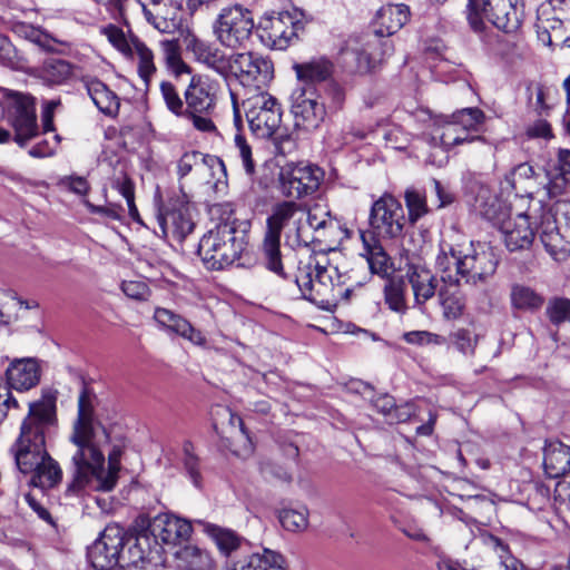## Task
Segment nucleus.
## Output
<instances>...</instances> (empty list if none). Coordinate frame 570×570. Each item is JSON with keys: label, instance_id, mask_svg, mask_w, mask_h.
I'll return each mask as SVG.
<instances>
[{"label": "nucleus", "instance_id": "12", "mask_svg": "<svg viewBox=\"0 0 570 570\" xmlns=\"http://www.w3.org/2000/svg\"><path fill=\"white\" fill-rule=\"evenodd\" d=\"M324 179V171L315 165H286L277 177V189L285 198L303 199L314 195Z\"/></svg>", "mask_w": 570, "mask_h": 570}, {"label": "nucleus", "instance_id": "42", "mask_svg": "<svg viewBox=\"0 0 570 570\" xmlns=\"http://www.w3.org/2000/svg\"><path fill=\"white\" fill-rule=\"evenodd\" d=\"M511 306L521 312L534 313L544 304V297L530 286L514 284L510 293Z\"/></svg>", "mask_w": 570, "mask_h": 570}, {"label": "nucleus", "instance_id": "56", "mask_svg": "<svg viewBox=\"0 0 570 570\" xmlns=\"http://www.w3.org/2000/svg\"><path fill=\"white\" fill-rule=\"evenodd\" d=\"M111 186L126 199L129 216L134 220H138L139 213L135 204V185L132 180L126 174H122L112 180Z\"/></svg>", "mask_w": 570, "mask_h": 570}, {"label": "nucleus", "instance_id": "32", "mask_svg": "<svg viewBox=\"0 0 570 570\" xmlns=\"http://www.w3.org/2000/svg\"><path fill=\"white\" fill-rule=\"evenodd\" d=\"M406 276L417 305L425 304L435 295L438 283L435 275L429 268L412 265L409 267Z\"/></svg>", "mask_w": 570, "mask_h": 570}, {"label": "nucleus", "instance_id": "39", "mask_svg": "<svg viewBox=\"0 0 570 570\" xmlns=\"http://www.w3.org/2000/svg\"><path fill=\"white\" fill-rule=\"evenodd\" d=\"M261 250L265 267L277 276L287 278L282 261L281 235L266 229Z\"/></svg>", "mask_w": 570, "mask_h": 570}, {"label": "nucleus", "instance_id": "45", "mask_svg": "<svg viewBox=\"0 0 570 570\" xmlns=\"http://www.w3.org/2000/svg\"><path fill=\"white\" fill-rule=\"evenodd\" d=\"M32 473L31 483L42 489L52 488L61 480V469L49 454Z\"/></svg>", "mask_w": 570, "mask_h": 570}, {"label": "nucleus", "instance_id": "9", "mask_svg": "<svg viewBox=\"0 0 570 570\" xmlns=\"http://www.w3.org/2000/svg\"><path fill=\"white\" fill-rule=\"evenodd\" d=\"M370 230H360L361 234H373L377 239L397 240L403 237L406 216L399 199L384 193L371 206L368 215Z\"/></svg>", "mask_w": 570, "mask_h": 570}, {"label": "nucleus", "instance_id": "25", "mask_svg": "<svg viewBox=\"0 0 570 570\" xmlns=\"http://www.w3.org/2000/svg\"><path fill=\"white\" fill-rule=\"evenodd\" d=\"M532 218L528 213H519L514 218L504 222L501 230L503 240L510 252L527 249L534 239Z\"/></svg>", "mask_w": 570, "mask_h": 570}, {"label": "nucleus", "instance_id": "29", "mask_svg": "<svg viewBox=\"0 0 570 570\" xmlns=\"http://www.w3.org/2000/svg\"><path fill=\"white\" fill-rule=\"evenodd\" d=\"M540 239L554 261H564L570 256L569 233L557 227L556 222L541 219L538 227Z\"/></svg>", "mask_w": 570, "mask_h": 570}, {"label": "nucleus", "instance_id": "51", "mask_svg": "<svg viewBox=\"0 0 570 570\" xmlns=\"http://www.w3.org/2000/svg\"><path fill=\"white\" fill-rule=\"evenodd\" d=\"M371 43L366 42L362 46H348L344 50V56L351 58L355 62V71L362 75L368 73L375 69L376 59L370 52Z\"/></svg>", "mask_w": 570, "mask_h": 570}, {"label": "nucleus", "instance_id": "58", "mask_svg": "<svg viewBox=\"0 0 570 570\" xmlns=\"http://www.w3.org/2000/svg\"><path fill=\"white\" fill-rule=\"evenodd\" d=\"M451 344L464 356H473L478 345L479 336L466 328H458L450 334Z\"/></svg>", "mask_w": 570, "mask_h": 570}, {"label": "nucleus", "instance_id": "38", "mask_svg": "<svg viewBox=\"0 0 570 570\" xmlns=\"http://www.w3.org/2000/svg\"><path fill=\"white\" fill-rule=\"evenodd\" d=\"M439 301L444 318L458 320L463 315L466 302L460 284L443 283L439 291Z\"/></svg>", "mask_w": 570, "mask_h": 570}, {"label": "nucleus", "instance_id": "41", "mask_svg": "<svg viewBox=\"0 0 570 570\" xmlns=\"http://www.w3.org/2000/svg\"><path fill=\"white\" fill-rule=\"evenodd\" d=\"M293 68L297 78L306 85L305 88H312V85L327 80L333 73L332 62L323 58L295 63Z\"/></svg>", "mask_w": 570, "mask_h": 570}, {"label": "nucleus", "instance_id": "64", "mask_svg": "<svg viewBox=\"0 0 570 570\" xmlns=\"http://www.w3.org/2000/svg\"><path fill=\"white\" fill-rule=\"evenodd\" d=\"M121 289L127 297L136 301H146L150 295V289L144 281H124Z\"/></svg>", "mask_w": 570, "mask_h": 570}, {"label": "nucleus", "instance_id": "2", "mask_svg": "<svg viewBox=\"0 0 570 570\" xmlns=\"http://www.w3.org/2000/svg\"><path fill=\"white\" fill-rule=\"evenodd\" d=\"M96 401V394L83 386L78 396V414L70 435V441L77 446L72 455L76 485L83 484L99 469L104 461L101 448L110 441L105 428L100 432L94 428Z\"/></svg>", "mask_w": 570, "mask_h": 570}, {"label": "nucleus", "instance_id": "20", "mask_svg": "<svg viewBox=\"0 0 570 570\" xmlns=\"http://www.w3.org/2000/svg\"><path fill=\"white\" fill-rule=\"evenodd\" d=\"M122 451L119 446L115 445L112 450L108 454V470L105 472L104 464L105 460L100 464L99 469L95 471L92 475H89L86 482L81 485H76V470L73 471V478L70 484L68 485V491L78 493L83 490L91 482H96L95 489L101 491H111L118 480V473L120 470V458ZM76 469V466L73 465Z\"/></svg>", "mask_w": 570, "mask_h": 570}, {"label": "nucleus", "instance_id": "18", "mask_svg": "<svg viewBox=\"0 0 570 570\" xmlns=\"http://www.w3.org/2000/svg\"><path fill=\"white\" fill-rule=\"evenodd\" d=\"M8 98L11 100V107L14 109L11 118V125L14 130L13 140L23 147L39 132L35 101L32 97L19 92H14L8 96Z\"/></svg>", "mask_w": 570, "mask_h": 570}, {"label": "nucleus", "instance_id": "4", "mask_svg": "<svg viewBox=\"0 0 570 570\" xmlns=\"http://www.w3.org/2000/svg\"><path fill=\"white\" fill-rule=\"evenodd\" d=\"M498 257L485 243H471L466 253L455 250L452 246L441 248L435 258V271L442 283L476 285L491 277L498 267Z\"/></svg>", "mask_w": 570, "mask_h": 570}, {"label": "nucleus", "instance_id": "57", "mask_svg": "<svg viewBox=\"0 0 570 570\" xmlns=\"http://www.w3.org/2000/svg\"><path fill=\"white\" fill-rule=\"evenodd\" d=\"M544 222H556L558 228L569 233L570 237V200L560 199L541 216Z\"/></svg>", "mask_w": 570, "mask_h": 570}, {"label": "nucleus", "instance_id": "6", "mask_svg": "<svg viewBox=\"0 0 570 570\" xmlns=\"http://www.w3.org/2000/svg\"><path fill=\"white\" fill-rule=\"evenodd\" d=\"M218 89L216 80L195 75L184 91V118L199 131L210 132L216 129L212 116L216 108Z\"/></svg>", "mask_w": 570, "mask_h": 570}, {"label": "nucleus", "instance_id": "13", "mask_svg": "<svg viewBox=\"0 0 570 570\" xmlns=\"http://www.w3.org/2000/svg\"><path fill=\"white\" fill-rule=\"evenodd\" d=\"M570 24V0H546L537 9V32L548 46L567 43V26Z\"/></svg>", "mask_w": 570, "mask_h": 570}, {"label": "nucleus", "instance_id": "11", "mask_svg": "<svg viewBox=\"0 0 570 570\" xmlns=\"http://www.w3.org/2000/svg\"><path fill=\"white\" fill-rule=\"evenodd\" d=\"M230 71L237 81L253 95L265 91L274 77L272 60L252 51L230 55Z\"/></svg>", "mask_w": 570, "mask_h": 570}, {"label": "nucleus", "instance_id": "24", "mask_svg": "<svg viewBox=\"0 0 570 570\" xmlns=\"http://www.w3.org/2000/svg\"><path fill=\"white\" fill-rule=\"evenodd\" d=\"M186 48L195 59L215 70L222 76H227L230 71V56H227L219 48L204 41L195 36L187 39Z\"/></svg>", "mask_w": 570, "mask_h": 570}, {"label": "nucleus", "instance_id": "21", "mask_svg": "<svg viewBox=\"0 0 570 570\" xmlns=\"http://www.w3.org/2000/svg\"><path fill=\"white\" fill-rule=\"evenodd\" d=\"M204 533L215 543L222 556L230 558L237 552H248L250 544L248 540L235 530L215 523L198 521Z\"/></svg>", "mask_w": 570, "mask_h": 570}, {"label": "nucleus", "instance_id": "55", "mask_svg": "<svg viewBox=\"0 0 570 570\" xmlns=\"http://www.w3.org/2000/svg\"><path fill=\"white\" fill-rule=\"evenodd\" d=\"M159 90L167 109L175 116L184 118L185 98L180 97L177 88L169 81H161Z\"/></svg>", "mask_w": 570, "mask_h": 570}, {"label": "nucleus", "instance_id": "63", "mask_svg": "<svg viewBox=\"0 0 570 570\" xmlns=\"http://www.w3.org/2000/svg\"><path fill=\"white\" fill-rule=\"evenodd\" d=\"M403 340L413 345H443L446 342L444 336H441L429 331H411L403 334Z\"/></svg>", "mask_w": 570, "mask_h": 570}, {"label": "nucleus", "instance_id": "1", "mask_svg": "<svg viewBox=\"0 0 570 570\" xmlns=\"http://www.w3.org/2000/svg\"><path fill=\"white\" fill-rule=\"evenodd\" d=\"M356 271L342 273L330 263L324 253H315L301 261L295 283L303 296L323 307L336 305L342 298L348 297L354 287L367 282L356 277Z\"/></svg>", "mask_w": 570, "mask_h": 570}, {"label": "nucleus", "instance_id": "40", "mask_svg": "<svg viewBox=\"0 0 570 570\" xmlns=\"http://www.w3.org/2000/svg\"><path fill=\"white\" fill-rule=\"evenodd\" d=\"M230 425V448L235 455L247 458L254 452V444L243 419L229 410H225Z\"/></svg>", "mask_w": 570, "mask_h": 570}, {"label": "nucleus", "instance_id": "26", "mask_svg": "<svg viewBox=\"0 0 570 570\" xmlns=\"http://www.w3.org/2000/svg\"><path fill=\"white\" fill-rule=\"evenodd\" d=\"M362 253L361 256L367 262L371 274L379 275L382 278L390 277L394 272V264L386 253L381 240L373 234H361Z\"/></svg>", "mask_w": 570, "mask_h": 570}, {"label": "nucleus", "instance_id": "30", "mask_svg": "<svg viewBox=\"0 0 570 570\" xmlns=\"http://www.w3.org/2000/svg\"><path fill=\"white\" fill-rule=\"evenodd\" d=\"M8 383L18 391H27L40 381V368L36 360L26 358L13 362L7 370Z\"/></svg>", "mask_w": 570, "mask_h": 570}, {"label": "nucleus", "instance_id": "35", "mask_svg": "<svg viewBox=\"0 0 570 570\" xmlns=\"http://www.w3.org/2000/svg\"><path fill=\"white\" fill-rule=\"evenodd\" d=\"M171 556L181 570H212L213 559L208 551L196 546H180Z\"/></svg>", "mask_w": 570, "mask_h": 570}, {"label": "nucleus", "instance_id": "34", "mask_svg": "<svg viewBox=\"0 0 570 570\" xmlns=\"http://www.w3.org/2000/svg\"><path fill=\"white\" fill-rule=\"evenodd\" d=\"M86 89L100 112L111 118L118 115L120 99L106 83L96 78L89 79Z\"/></svg>", "mask_w": 570, "mask_h": 570}, {"label": "nucleus", "instance_id": "52", "mask_svg": "<svg viewBox=\"0 0 570 570\" xmlns=\"http://www.w3.org/2000/svg\"><path fill=\"white\" fill-rule=\"evenodd\" d=\"M308 510L306 507L298 509H283L278 513L282 527L291 532H302L308 527Z\"/></svg>", "mask_w": 570, "mask_h": 570}, {"label": "nucleus", "instance_id": "7", "mask_svg": "<svg viewBox=\"0 0 570 570\" xmlns=\"http://www.w3.org/2000/svg\"><path fill=\"white\" fill-rule=\"evenodd\" d=\"M254 28L252 11L237 3L224 7L213 23L216 40L232 50L246 48Z\"/></svg>", "mask_w": 570, "mask_h": 570}, {"label": "nucleus", "instance_id": "49", "mask_svg": "<svg viewBox=\"0 0 570 570\" xmlns=\"http://www.w3.org/2000/svg\"><path fill=\"white\" fill-rule=\"evenodd\" d=\"M450 117L456 124L459 129L463 131V134L468 135H470V132L478 131L485 120L484 112L476 107L460 109L453 112Z\"/></svg>", "mask_w": 570, "mask_h": 570}, {"label": "nucleus", "instance_id": "48", "mask_svg": "<svg viewBox=\"0 0 570 570\" xmlns=\"http://www.w3.org/2000/svg\"><path fill=\"white\" fill-rule=\"evenodd\" d=\"M405 206L407 208V218L412 225H415L423 216L429 214L426 196L416 188H407L404 193Z\"/></svg>", "mask_w": 570, "mask_h": 570}, {"label": "nucleus", "instance_id": "37", "mask_svg": "<svg viewBox=\"0 0 570 570\" xmlns=\"http://www.w3.org/2000/svg\"><path fill=\"white\" fill-rule=\"evenodd\" d=\"M75 70L76 66L67 60L47 58L39 67V77L48 85L60 86L75 76Z\"/></svg>", "mask_w": 570, "mask_h": 570}, {"label": "nucleus", "instance_id": "5", "mask_svg": "<svg viewBox=\"0 0 570 570\" xmlns=\"http://www.w3.org/2000/svg\"><path fill=\"white\" fill-rule=\"evenodd\" d=\"M217 210L227 215L224 222L208 230L198 244V255L208 269L220 271L230 266L244 250V238L237 235L236 219L230 204L217 206Z\"/></svg>", "mask_w": 570, "mask_h": 570}, {"label": "nucleus", "instance_id": "31", "mask_svg": "<svg viewBox=\"0 0 570 570\" xmlns=\"http://www.w3.org/2000/svg\"><path fill=\"white\" fill-rule=\"evenodd\" d=\"M154 318L160 326L175 332L194 344L202 345L205 343V337L199 331L194 328L186 318L170 309L157 307L154 312Z\"/></svg>", "mask_w": 570, "mask_h": 570}, {"label": "nucleus", "instance_id": "50", "mask_svg": "<svg viewBox=\"0 0 570 570\" xmlns=\"http://www.w3.org/2000/svg\"><path fill=\"white\" fill-rule=\"evenodd\" d=\"M439 139L441 145L445 148H450L464 142H471L474 140L484 141V138L481 136L463 134V131L459 129L450 116L445 117L443 120V130L439 135Z\"/></svg>", "mask_w": 570, "mask_h": 570}, {"label": "nucleus", "instance_id": "27", "mask_svg": "<svg viewBox=\"0 0 570 570\" xmlns=\"http://www.w3.org/2000/svg\"><path fill=\"white\" fill-rule=\"evenodd\" d=\"M524 4L522 0H494L490 21L498 29L511 33L522 24Z\"/></svg>", "mask_w": 570, "mask_h": 570}, {"label": "nucleus", "instance_id": "46", "mask_svg": "<svg viewBox=\"0 0 570 570\" xmlns=\"http://www.w3.org/2000/svg\"><path fill=\"white\" fill-rule=\"evenodd\" d=\"M137 58L138 60V73L146 85L149 83L150 78L156 72V66L154 61V53L141 40H134L131 48L130 59Z\"/></svg>", "mask_w": 570, "mask_h": 570}, {"label": "nucleus", "instance_id": "59", "mask_svg": "<svg viewBox=\"0 0 570 570\" xmlns=\"http://www.w3.org/2000/svg\"><path fill=\"white\" fill-rule=\"evenodd\" d=\"M288 228L298 245L307 246L313 242L314 238L308 232V224L306 222V205H303L299 209V216L293 218Z\"/></svg>", "mask_w": 570, "mask_h": 570}, {"label": "nucleus", "instance_id": "47", "mask_svg": "<svg viewBox=\"0 0 570 570\" xmlns=\"http://www.w3.org/2000/svg\"><path fill=\"white\" fill-rule=\"evenodd\" d=\"M160 50L167 67L176 76L189 73L190 68L180 56V47L177 39H164L159 42Z\"/></svg>", "mask_w": 570, "mask_h": 570}, {"label": "nucleus", "instance_id": "19", "mask_svg": "<svg viewBox=\"0 0 570 570\" xmlns=\"http://www.w3.org/2000/svg\"><path fill=\"white\" fill-rule=\"evenodd\" d=\"M125 544H128V549L124 552V566H138L146 562L158 564L167 561L164 548L151 535L149 527L139 531L135 537H125Z\"/></svg>", "mask_w": 570, "mask_h": 570}, {"label": "nucleus", "instance_id": "16", "mask_svg": "<svg viewBox=\"0 0 570 570\" xmlns=\"http://www.w3.org/2000/svg\"><path fill=\"white\" fill-rule=\"evenodd\" d=\"M291 111L295 127L312 131L324 122L326 108L313 88H297L292 94Z\"/></svg>", "mask_w": 570, "mask_h": 570}, {"label": "nucleus", "instance_id": "22", "mask_svg": "<svg viewBox=\"0 0 570 570\" xmlns=\"http://www.w3.org/2000/svg\"><path fill=\"white\" fill-rule=\"evenodd\" d=\"M543 189L548 198L564 194L570 187V150L559 149L557 159L546 167Z\"/></svg>", "mask_w": 570, "mask_h": 570}, {"label": "nucleus", "instance_id": "23", "mask_svg": "<svg viewBox=\"0 0 570 570\" xmlns=\"http://www.w3.org/2000/svg\"><path fill=\"white\" fill-rule=\"evenodd\" d=\"M410 17V8L406 4H385L376 11L373 19L374 35L377 37H391L409 22Z\"/></svg>", "mask_w": 570, "mask_h": 570}, {"label": "nucleus", "instance_id": "44", "mask_svg": "<svg viewBox=\"0 0 570 570\" xmlns=\"http://www.w3.org/2000/svg\"><path fill=\"white\" fill-rule=\"evenodd\" d=\"M493 6L494 0H468L466 19L475 33H482L485 30V20L490 21Z\"/></svg>", "mask_w": 570, "mask_h": 570}, {"label": "nucleus", "instance_id": "62", "mask_svg": "<svg viewBox=\"0 0 570 570\" xmlns=\"http://www.w3.org/2000/svg\"><path fill=\"white\" fill-rule=\"evenodd\" d=\"M306 222L308 224V232H321L334 225L330 212L318 206L311 208L306 205Z\"/></svg>", "mask_w": 570, "mask_h": 570}, {"label": "nucleus", "instance_id": "53", "mask_svg": "<svg viewBox=\"0 0 570 570\" xmlns=\"http://www.w3.org/2000/svg\"><path fill=\"white\" fill-rule=\"evenodd\" d=\"M384 301L390 309L396 313H405V284L402 279H390L384 286Z\"/></svg>", "mask_w": 570, "mask_h": 570}, {"label": "nucleus", "instance_id": "10", "mask_svg": "<svg viewBox=\"0 0 570 570\" xmlns=\"http://www.w3.org/2000/svg\"><path fill=\"white\" fill-rule=\"evenodd\" d=\"M243 108L250 131L261 139L271 138L279 128L282 108L277 99L266 91L249 95Z\"/></svg>", "mask_w": 570, "mask_h": 570}, {"label": "nucleus", "instance_id": "61", "mask_svg": "<svg viewBox=\"0 0 570 570\" xmlns=\"http://www.w3.org/2000/svg\"><path fill=\"white\" fill-rule=\"evenodd\" d=\"M547 315L556 325L570 322V299L566 297L551 299L547 306Z\"/></svg>", "mask_w": 570, "mask_h": 570}, {"label": "nucleus", "instance_id": "15", "mask_svg": "<svg viewBox=\"0 0 570 570\" xmlns=\"http://www.w3.org/2000/svg\"><path fill=\"white\" fill-rule=\"evenodd\" d=\"M158 224L165 237L183 242L195 227L190 205L185 194L168 199L159 210Z\"/></svg>", "mask_w": 570, "mask_h": 570}, {"label": "nucleus", "instance_id": "54", "mask_svg": "<svg viewBox=\"0 0 570 570\" xmlns=\"http://www.w3.org/2000/svg\"><path fill=\"white\" fill-rule=\"evenodd\" d=\"M100 33L105 36L109 43L125 57H129L131 55L134 40H138L135 36L127 37L121 28L111 23L101 27Z\"/></svg>", "mask_w": 570, "mask_h": 570}, {"label": "nucleus", "instance_id": "3", "mask_svg": "<svg viewBox=\"0 0 570 570\" xmlns=\"http://www.w3.org/2000/svg\"><path fill=\"white\" fill-rule=\"evenodd\" d=\"M56 394L45 392L40 400L29 403V412L20 426V434L11 448L18 470L32 473L47 458L46 433L56 424Z\"/></svg>", "mask_w": 570, "mask_h": 570}, {"label": "nucleus", "instance_id": "60", "mask_svg": "<svg viewBox=\"0 0 570 570\" xmlns=\"http://www.w3.org/2000/svg\"><path fill=\"white\" fill-rule=\"evenodd\" d=\"M236 156L240 159L242 166L248 176H253L256 170V163L253 158L252 147L245 137L237 134L234 138Z\"/></svg>", "mask_w": 570, "mask_h": 570}, {"label": "nucleus", "instance_id": "17", "mask_svg": "<svg viewBox=\"0 0 570 570\" xmlns=\"http://www.w3.org/2000/svg\"><path fill=\"white\" fill-rule=\"evenodd\" d=\"M148 527L151 535L159 541V546L164 548L165 554H171L185 541H187L193 532L191 523L180 517L171 513H160L153 518Z\"/></svg>", "mask_w": 570, "mask_h": 570}, {"label": "nucleus", "instance_id": "14", "mask_svg": "<svg viewBox=\"0 0 570 570\" xmlns=\"http://www.w3.org/2000/svg\"><path fill=\"white\" fill-rule=\"evenodd\" d=\"M125 530L117 524H109L101 535L88 548L87 558L94 570H115L124 567Z\"/></svg>", "mask_w": 570, "mask_h": 570}, {"label": "nucleus", "instance_id": "33", "mask_svg": "<svg viewBox=\"0 0 570 570\" xmlns=\"http://www.w3.org/2000/svg\"><path fill=\"white\" fill-rule=\"evenodd\" d=\"M546 474L557 479L570 471V446L560 441L548 442L543 451Z\"/></svg>", "mask_w": 570, "mask_h": 570}, {"label": "nucleus", "instance_id": "8", "mask_svg": "<svg viewBox=\"0 0 570 570\" xmlns=\"http://www.w3.org/2000/svg\"><path fill=\"white\" fill-rule=\"evenodd\" d=\"M305 29L304 16L298 11H284L261 18L257 35L261 42L273 50H285Z\"/></svg>", "mask_w": 570, "mask_h": 570}, {"label": "nucleus", "instance_id": "43", "mask_svg": "<svg viewBox=\"0 0 570 570\" xmlns=\"http://www.w3.org/2000/svg\"><path fill=\"white\" fill-rule=\"evenodd\" d=\"M200 165H206L212 168L218 167L225 175V165L220 158L206 155L197 150H190L183 154L177 163V175L181 179L186 177L194 168Z\"/></svg>", "mask_w": 570, "mask_h": 570}, {"label": "nucleus", "instance_id": "36", "mask_svg": "<svg viewBox=\"0 0 570 570\" xmlns=\"http://www.w3.org/2000/svg\"><path fill=\"white\" fill-rule=\"evenodd\" d=\"M304 204L292 198L276 203L266 219V229L282 235L283 229L289 227L293 218L299 216V209Z\"/></svg>", "mask_w": 570, "mask_h": 570}, {"label": "nucleus", "instance_id": "28", "mask_svg": "<svg viewBox=\"0 0 570 570\" xmlns=\"http://www.w3.org/2000/svg\"><path fill=\"white\" fill-rule=\"evenodd\" d=\"M502 191H524L528 195L543 190V185L537 183L535 171L529 163H521L514 166L501 181Z\"/></svg>", "mask_w": 570, "mask_h": 570}]
</instances>
